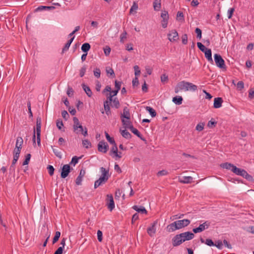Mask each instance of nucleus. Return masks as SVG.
<instances>
[{
  "mask_svg": "<svg viewBox=\"0 0 254 254\" xmlns=\"http://www.w3.org/2000/svg\"><path fill=\"white\" fill-rule=\"evenodd\" d=\"M210 222L208 221H205L203 223L200 224L198 227L193 228L192 231L194 233H198L203 231L209 228Z\"/></svg>",
  "mask_w": 254,
  "mask_h": 254,
  "instance_id": "nucleus-5",
  "label": "nucleus"
},
{
  "mask_svg": "<svg viewBox=\"0 0 254 254\" xmlns=\"http://www.w3.org/2000/svg\"><path fill=\"white\" fill-rule=\"evenodd\" d=\"M132 208L138 213L141 214H147V213L146 209L143 206L134 205Z\"/></svg>",
  "mask_w": 254,
  "mask_h": 254,
  "instance_id": "nucleus-15",
  "label": "nucleus"
},
{
  "mask_svg": "<svg viewBox=\"0 0 254 254\" xmlns=\"http://www.w3.org/2000/svg\"><path fill=\"white\" fill-rule=\"evenodd\" d=\"M138 4L134 1L132 5L131 6L130 10H129V13L130 14H133V12H136V10L138 9Z\"/></svg>",
  "mask_w": 254,
  "mask_h": 254,
  "instance_id": "nucleus-33",
  "label": "nucleus"
},
{
  "mask_svg": "<svg viewBox=\"0 0 254 254\" xmlns=\"http://www.w3.org/2000/svg\"><path fill=\"white\" fill-rule=\"evenodd\" d=\"M104 110L106 112V114L108 116L111 114L110 110V105L104 104Z\"/></svg>",
  "mask_w": 254,
  "mask_h": 254,
  "instance_id": "nucleus-43",
  "label": "nucleus"
},
{
  "mask_svg": "<svg viewBox=\"0 0 254 254\" xmlns=\"http://www.w3.org/2000/svg\"><path fill=\"white\" fill-rule=\"evenodd\" d=\"M113 146L110 150V155H112V154H114V156H115V157H120L118 155V147H117V145L116 143V142H115V143H113Z\"/></svg>",
  "mask_w": 254,
  "mask_h": 254,
  "instance_id": "nucleus-21",
  "label": "nucleus"
},
{
  "mask_svg": "<svg viewBox=\"0 0 254 254\" xmlns=\"http://www.w3.org/2000/svg\"><path fill=\"white\" fill-rule=\"evenodd\" d=\"M115 84L116 89H117V90L119 91L121 89V84H122V82L116 80L115 82Z\"/></svg>",
  "mask_w": 254,
  "mask_h": 254,
  "instance_id": "nucleus-64",
  "label": "nucleus"
},
{
  "mask_svg": "<svg viewBox=\"0 0 254 254\" xmlns=\"http://www.w3.org/2000/svg\"><path fill=\"white\" fill-rule=\"evenodd\" d=\"M23 143V140L22 138L20 136L17 137V138L16 139L15 145H17L18 146H20V147H22Z\"/></svg>",
  "mask_w": 254,
  "mask_h": 254,
  "instance_id": "nucleus-38",
  "label": "nucleus"
},
{
  "mask_svg": "<svg viewBox=\"0 0 254 254\" xmlns=\"http://www.w3.org/2000/svg\"><path fill=\"white\" fill-rule=\"evenodd\" d=\"M85 174V171L84 170H81L79 175L77 177L75 180V183L77 185H81L82 181V178Z\"/></svg>",
  "mask_w": 254,
  "mask_h": 254,
  "instance_id": "nucleus-13",
  "label": "nucleus"
},
{
  "mask_svg": "<svg viewBox=\"0 0 254 254\" xmlns=\"http://www.w3.org/2000/svg\"><path fill=\"white\" fill-rule=\"evenodd\" d=\"M145 109L148 111L152 117H155L156 116V112L154 109L149 106H146Z\"/></svg>",
  "mask_w": 254,
  "mask_h": 254,
  "instance_id": "nucleus-31",
  "label": "nucleus"
},
{
  "mask_svg": "<svg viewBox=\"0 0 254 254\" xmlns=\"http://www.w3.org/2000/svg\"><path fill=\"white\" fill-rule=\"evenodd\" d=\"M106 205L108 208L112 211L115 208V203L113 196L112 194H107L106 198Z\"/></svg>",
  "mask_w": 254,
  "mask_h": 254,
  "instance_id": "nucleus-8",
  "label": "nucleus"
},
{
  "mask_svg": "<svg viewBox=\"0 0 254 254\" xmlns=\"http://www.w3.org/2000/svg\"><path fill=\"white\" fill-rule=\"evenodd\" d=\"M74 93V91L73 89L71 87H68L67 90V94L69 97H71L73 96Z\"/></svg>",
  "mask_w": 254,
  "mask_h": 254,
  "instance_id": "nucleus-60",
  "label": "nucleus"
},
{
  "mask_svg": "<svg viewBox=\"0 0 254 254\" xmlns=\"http://www.w3.org/2000/svg\"><path fill=\"white\" fill-rule=\"evenodd\" d=\"M75 36H73L72 37H71L68 41L66 42V43L65 44L62 50V54L64 53L65 52H66L68 50L73 40H74Z\"/></svg>",
  "mask_w": 254,
  "mask_h": 254,
  "instance_id": "nucleus-23",
  "label": "nucleus"
},
{
  "mask_svg": "<svg viewBox=\"0 0 254 254\" xmlns=\"http://www.w3.org/2000/svg\"><path fill=\"white\" fill-rule=\"evenodd\" d=\"M214 246H216L218 249L221 250L223 248V243L220 240H218L214 243Z\"/></svg>",
  "mask_w": 254,
  "mask_h": 254,
  "instance_id": "nucleus-44",
  "label": "nucleus"
},
{
  "mask_svg": "<svg viewBox=\"0 0 254 254\" xmlns=\"http://www.w3.org/2000/svg\"><path fill=\"white\" fill-rule=\"evenodd\" d=\"M100 171L102 173L101 177H103V178L105 179L108 181L110 177V175L109 174V170H106L104 167H101Z\"/></svg>",
  "mask_w": 254,
  "mask_h": 254,
  "instance_id": "nucleus-20",
  "label": "nucleus"
},
{
  "mask_svg": "<svg viewBox=\"0 0 254 254\" xmlns=\"http://www.w3.org/2000/svg\"><path fill=\"white\" fill-rule=\"evenodd\" d=\"M127 32L126 31H124V32L121 34L120 41L121 43H124L125 42V40L127 38Z\"/></svg>",
  "mask_w": 254,
  "mask_h": 254,
  "instance_id": "nucleus-36",
  "label": "nucleus"
},
{
  "mask_svg": "<svg viewBox=\"0 0 254 254\" xmlns=\"http://www.w3.org/2000/svg\"><path fill=\"white\" fill-rule=\"evenodd\" d=\"M183 99L182 96H176L173 98L172 101L177 105H180L182 104Z\"/></svg>",
  "mask_w": 254,
  "mask_h": 254,
  "instance_id": "nucleus-27",
  "label": "nucleus"
},
{
  "mask_svg": "<svg viewBox=\"0 0 254 254\" xmlns=\"http://www.w3.org/2000/svg\"><path fill=\"white\" fill-rule=\"evenodd\" d=\"M197 86L192 83L182 81L178 82L175 87V93H178L181 90L194 91L197 90Z\"/></svg>",
  "mask_w": 254,
  "mask_h": 254,
  "instance_id": "nucleus-2",
  "label": "nucleus"
},
{
  "mask_svg": "<svg viewBox=\"0 0 254 254\" xmlns=\"http://www.w3.org/2000/svg\"><path fill=\"white\" fill-rule=\"evenodd\" d=\"M79 158H80L79 157H78L76 156L73 157L70 164H73V165L74 166L75 164H76L78 163V159Z\"/></svg>",
  "mask_w": 254,
  "mask_h": 254,
  "instance_id": "nucleus-53",
  "label": "nucleus"
},
{
  "mask_svg": "<svg viewBox=\"0 0 254 254\" xmlns=\"http://www.w3.org/2000/svg\"><path fill=\"white\" fill-rule=\"evenodd\" d=\"M64 126L63 121L62 120H58L57 121V127L59 129H62V127Z\"/></svg>",
  "mask_w": 254,
  "mask_h": 254,
  "instance_id": "nucleus-57",
  "label": "nucleus"
},
{
  "mask_svg": "<svg viewBox=\"0 0 254 254\" xmlns=\"http://www.w3.org/2000/svg\"><path fill=\"white\" fill-rule=\"evenodd\" d=\"M193 178L190 176L184 177L183 179L179 178V181L182 184H190L192 181Z\"/></svg>",
  "mask_w": 254,
  "mask_h": 254,
  "instance_id": "nucleus-22",
  "label": "nucleus"
},
{
  "mask_svg": "<svg viewBox=\"0 0 254 254\" xmlns=\"http://www.w3.org/2000/svg\"><path fill=\"white\" fill-rule=\"evenodd\" d=\"M153 7L155 10L159 11L161 8V3L157 0H155L153 2Z\"/></svg>",
  "mask_w": 254,
  "mask_h": 254,
  "instance_id": "nucleus-34",
  "label": "nucleus"
},
{
  "mask_svg": "<svg viewBox=\"0 0 254 254\" xmlns=\"http://www.w3.org/2000/svg\"><path fill=\"white\" fill-rule=\"evenodd\" d=\"M195 32L196 34L197 38L200 39L201 38V34H202L201 30L199 28H196L195 29Z\"/></svg>",
  "mask_w": 254,
  "mask_h": 254,
  "instance_id": "nucleus-48",
  "label": "nucleus"
},
{
  "mask_svg": "<svg viewBox=\"0 0 254 254\" xmlns=\"http://www.w3.org/2000/svg\"><path fill=\"white\" fill-rule=\"evenodd\" d=\"M101 71L99 68H96L94 70V75L97 78L100 77Z\"/></svg>",
  "mask_w": 254,
  "mask_h": 254,
  "instance_id": "nucleus-52",
  "label": "nucleus"
},
{
  "mask_svg": "<svg viewBox=\"0 0 254 254\" xmlns=\"http://www.w3.org/2000/svg\"><path fill=\"white\" fill-rule=\"evenodd\" d=\"M161 81L162 82L165 83L168 81V76L166 74H163L161 76Z\"/></svg>",
  "mask_w": 254,
  "mask_h": 254,
  "instance_id": "nucleus-51",
  "label": "nucleus"
},
{
  "mask_svg": "<svg viewBox=\"0 0 254 254\" xmlns=\"http://www.w3.org/2000/svg\"><path fill=\"white\" fill-rule=\"evenodd\" d=\"M112 102H113V106L115 107L116 109H118L119 108L120 102L117 97L114 98Z\"/></svg>",
  "mask_w": 254,
  "mask_h": 254,
  "instance_id": "nucleus-37",
  "label": "nucleus"
},
{
  "mask_svg": "<svg viewBox=\"0 0 254 254\" xmlns=\"http://www.w3.org/2000/svg\"><path fill=\"white\" fill-rule=\"evenodd\" d=\"M113 96L110 93L107 98V100L104 102V104L110 105L113 100Z\"/></svg>",
  "mask_w": 254,
  "mask_h": 254,
  "instance_id": "nucleus-45",
  "label": "nucleus"
},
{
  "mask_svg": "<svg viewBox=\"0 0 254 254\" xmlns=\"http://www.w3.org/2000/svg\"><path fill=\"white\" fill-rule=\"evenodd\" d=\"M47 169L49 172V175L51 176H52L54 175L55 169L54 167L52 165H48L47 167Z\"/></svg>",
  "mask_w": 254,
  "mask_h": 254,
  "instance_id": "nucleus-46",
  "label": "nucleus"
},
{
  "mask_svg": "<svg viewBox=\"0 0 254 254\" xmlns=\"http://www.w3.org/2000/svg\"><path fill=\"white\" fill-rule=\"evenodd\" d=\"M121 119H126L128 120H130V116L129 109L127 107H124V110H123V114H121Z\"/></svg>",
  "mask_w": 254,
  "mask_h": 254,
  "instance_id": "nucleus-16",
  "label": "nucleus"
},
{
  "mask_svg": "<svg viewBox=\"0 0 254 254\" xmlns=\"http://www.w3.org/2000/svg\"><path fill=\"white\" fill-rule=\"evenodd\" d=\"M168 174V173L166 170H163L159 171L157 173V176H162L167 175Z\"/></svg>",
  "mask_w": 254,
  "mask_h": 254,
  "instance_id": "nucleus-62",
  "label": "nucleus"
},
{
  "mask_svg": "<svg viewBox=\"0 0 254 254\" xmlns=\"http://www.w3.org/2000/svg\"><path fill=\"white\" fill-rule=\"evenodd\" d=\"M107 182V180L103 177H101L95 182L94 183V189H97L100 186L105 184Z\"/></svg>",
  "mask_w": 254,
  "mask_h": 254,
  "instance_id": "nucleus-18",
  "label": "nucleus"
},
{
  "mask_svg": "<svg viewBox=\"0 0 254 254\" xmlns=\"http://www.w3.org/2000/svg\"><path fill=\"white\" fill-rule=\"evenodd\" d=\"M61 236V233L59 231H57L55 233V235L53 240V244L56 243L59 239Z\"/></svg>",
  "mask_w": 254,
  "mask_h": 254,
  "instance_id": "nucleus-39",
  "label": "nucleus"
},
{
  "mask_svg": "<svg viewBox=\"0 0 254 254\" xmlns=\"http://www.w3.org/2000/svg\"><path fill=\"white\" fill-rule=\"evenodd\" d=\"M103 233L100 230H98L97 231V238L99 242H101L102 241L103 237H102Z\"/></svg>",
  "mask_w": 254,
  "mask_h": 254,
  "instance_id": "nucleus-59",
  "label": "nucleus"
},
{
  "mask_svg": "<svg viewBox=\"0 0 254 254\" xmlns=\"http://www.w3.org/2000/svg\"><path fill=\"white\" fill-rule=\"evenodd\" d=\"M177 17L179 20H184V14L181 11H178L177 14Z\"/></svg>",
  "mask_w": 254,
  "mask_h": 254,
  "instance_id": "nucleus-58",
  "label": "nucleus"
},
{
  "mask_svg": "<svg viewBox=\"0 0 254 254\" xmlns=\"http://www.w3.org/2000/svg\"><path fill=\"white\" fill-rule=\"evenodd\" d=\"M190 223V220L187 219L176 221L168 225L167 229L169 232H174L188 226Z\"/></svg>",
  "mask_w": 254,
  "mask_h": 254,
  "instance_id": "nucleus-3",
  "label": "nucleus"
},
{
  "mask_svg": "<svg viewBox=\"0 0 254 254\" xmlns=\"http://www.w3.org/2000/svg\"><path fill=\"white\" fill-rule=\"evenodd\" d=\"M105 136L107 140L111 144L115 143V141L113 137H110L109 134L105 132Z\"/></svg>",
  "mask_w": 254,
  "mask_h": 254,
  "instance_id": "nucleus-47",
  "label": "nucleus"
},
{
  "mask_svg": "<svg viewBox=\"0 0 254 254\" xmlns=\"http://www.w3.org/2000/svg\"><path fill=\"white\" fill-rule=\"evenodd\" d=\"M106 72L107 74H110V76L112 77L115 76V74L114 71V70L112 68H109V69H106Z\"/></svg>",
  "mask_w": 254,
  "mask_h": 254,
  "instance_id": "nucleus-55",
  "label": "nucleus"
},
{
  "mask_svg": "<svg viewBox=\"0 0 254 254\" xmlns=\"http://www.w3.org/2000/svg\"><path fill=\"white\" fill-rule=\"evenodd\" d=\"M86 67L85 65L81 67V68L80 70V73H79V75H80V77H82L84 76V75L86 72Z\"/></svg>",
  "mask_w": 254,
  "mask_h": 254,
  "instance_id": "nucleus-61",
  "label": "nucleus"
},
{
  "mask_svg": "<svg viewBox=\"0 0 254 254\" xmlns=\"http://www.w3.org/2000/svg\"><path fill=\"white\" fill-rule=\"evenodd\" d=\"M41 125H39L36 124V135H37V145L38 146H41Z\"/></svg>",
  "mask_w": 254,
  "mask_h": 254,
  "instance_id": "nucleus-14",
  "label": "nucleus"
},
{
  "mask_svg": "<svg viewBox=\"0 0 254 254\" xmlns=\"http://www.w3.org/2000/svg\"><path fill=\"white\" fill-rule=\"evenodd\" d=\"M121 133L123 137L126 139H130L131 137V134L126 129L121 130Z\"/></svg>",
  "mask_w": 254,
  "mask_h": 254,
  "instance_id": "nucleus-32",
  "label": "nucleus"
},
{
  "mask_svg": "<svg viewBox=\"0 0 254 254\" xmlns=\"http://www.w3.org/2000/svg\"><path fill=\"white\" fill-rule=\"evenodd\" d=\"M130 130L134 133L135 135H136L137 136H138L139 138H140L142 140H145V139L142 137V135L140 133V132L135 128H134L133 126L130 127Z\"/></svg>",
  "mask_w": 254,
  "mask_h": 254,
  "instance_id": "nucleus-24",
  "label": "nucleus"
},
{
  "mask_svg": "<svg viewBox=\"0 0 254 254\" xmlns=\"http://www.w3.org/2000/svg\"><path fill=\"white\" fill-rule=\"evenodd\" d=\"M62 116L64 119L65 120H67L68 118L69 117V115L66 111L64 110L62 112Z\"/></svg>",
  "mask_w": 254,
  "mask_h": 254,
  "instance_id": "nucleus-63",
  "label": "nucleus"
},
{
  "mask_svg": "<svg viewBox=\"0 0 254 254\" xmlns=\"http://www.w3.org/2000/svg\"><path fill=\"white\" fill-rule=\"evenodd\" d=\"M217 124V122L213 120V119H212L210 121H209L207 124V126L209 128H213V127H215V126Z\"/></svg>",
  "mask_w": 254,
  "mask_h": 254,
  "instance_id": "nucleus-41",
  "label": "nucleus"
},
{
  "mask_svg": "<svg viewBox=\"0 0 254 254\" xmlns=\"http://www.w3.org/2000/svg\"><path fill=\"white\" fill-rule=\"evenodd\" d=\"M180 234L183 242H185L186 241L190 240L192 239L194 237V234L189 231L185 232Z\"/></svg>",
  "mask_w": 254,
  "mask_h": 254,
  "instance_id": "nucleus-9",
  "label": "nucleus"
},
{
  "mask_svg": "<svg viewBox=\"0 0 254 254\" xmlns=\"http://www.w3.org/2000/svg\"><path fill=\"white\" fill-rule=\"evenodd\" d=\"M31 157V155L30 154H29V153L27 154L25 156V159L24 161H23L22 165H28L30 161Z\"/></svg>",
  "mask_w": 254,
  "mask_h": 254,
  "instance_id": "nucleus-40",
  "label": "nucleus"
},
{
  "mask_svg": "<svg viewBox=\"0 0 254 254\" xmlns=\"http://www.w3.org/2000/svg\"><path fill=\"white\" fill-rule=\"evenodd\" d=\"M223 99L221 97H217L214 98L213 107L214 108H219L222 106Z\"/></svg>",
  "mask_w": 254,
  "mask_h": 254,
  "instance_id": "nucleus-17",
  "label": "nucleus"
},
{
  "mask_svg": "<svg viewBox=\"0 0 254 254\" xmlns=\"http://www.w3.org/2000/svg\"><path fill=\"white\" fill-rule=\"evenodd\" d=\"M161 17L162 18V20L164 19H169V15L168 11L164 10L162 11L161 14Z\"/></svg>",
  "mask_w": 254,
  "mask_h": 254,
  "instance_id": "nucleus-50",
  "label": "nucleus"
},
{
  "mask_svg": "<svg viewBox=\"0 0 254 254\" xmlns=\"http://www.w3.org/2000/svg\"><path fill=\"white\" fill-rule=\"evenodd\" d=\"M82 87L83 90L85 91V92L87 94V95L88 97H91L92 95V92L91 91L90 87L84 83L82 84Z\"/></svg>",
  "mask_w": 254,
  "mask_h": 254,
  "instance_id": "nucleus-25",
  "label": "nucleus"
},
{
  "mask_svg": "<svg viewBox=\"0 0 254 254\" xmlns=\"http://www.w3.org/2000/svg\"><path fill=\"white\" fill-rule=\"evenodd\" d=\"M82 143L83 146L86 148H89L91 147V143L88 139L82 140Z\"/></svg>",
  "mask_w": 254,
  "mask_h": 254,
  "instance_id": "nucleus-35",
  "label": "nucleus"
},
{
  "mask_svg": "<svg viewBox=\"0 0 254 254\" xmlns=\"http://www.w3.org/2000/svg\"><path fill=\"white\" fill-rule=\"evenodd\" d=\"M157 223V222L156 221H154L152 224H151V226L148 227L147 229V232L150 237H152L156 233V225Z\"/></svg>",
  "mask_w": 254,
  "mask_h": 254,
  "instance_id": "nucleus-12",
  "label": "nucleus"
},
{
  "mask_svg": "<svg viewBox=\"0 0 254 254\" xmlns=\"http://www.w3.org/2000/svg\"><path fill=\"white\" fill-rule=\"evenodd\" d=\"M109 146L104 140L100 141L98 144V150L99 152L105 153L107 152Z\"/></svg>",
  "mask_w": 254,
  "mask_h": 254,
  "instance_id": "nucleus-10",
  "label": "nucleus"
},
{
  "mask_svg": "<svg viewBox=\"0 0 254 254\" xmlns=\"http://www.w3.org/2000/svg\"><path fill=\"white\" fill-rule=\"evenodd\" d=\"M134 74L135 76H137L140 75V70L139 69V67L138 65H135L134 67Z\"/></svg>",
  "mask_w": 254,
  "mask_h": 254,
  "instance_id": "nucleus-54",
  "label": "nucleus"
},
{
  "mask_svg": "<svg viewBox=\"0 0 254 254\" xmlns=\"http://www.w3.org/2000/svg\"><path fill=\"white\" fill-rule=\"evenodd\" d=\"M182 43L186 45L188 43V35L187 34H184L182 37Z\"/></svg>",
  "mask_w": 254,
  "mask_h": 254,
  "instance_id": "nucleus-56",
  "label": "nucleus"
},
{
  "mask_svg": "<svg viewBox=\"0 0 254 254\" xmlns=\"http://www.w3.org/2000/svg\"><path fill=\"white\" fill-rule=\"evenodd\" d=\"M169 40L171 42H175L179 39V35L176 30H171L168 34Z\"/></svg>",
  "mask_w": 254,
  "mask_h": 254,
  "instance_id": "nucleus-7",
  "label": "nucleus"
},
{
  "mask_svg": "<svg viewBox=\"0 0 254 254\" xmlns=\"http://www.w3.org/2000/svg\"><path fill=\"white\" fill-rule=\"evenodd\" d=\"M205 54V57L208 61L211 63H213V61L212 58V52L210 49H207L203 52Z\"/></svg>",
  "mask_w": 254,
  "mask_h": 254,
  "instance_id": "nucleus-19",
  "label": "nucleus"
},
{
  "mask_svg": "<svg viewBox=\"0 0 254 254\" xmlns=\"http://www.w3.org/2000/svg\"><path fill=\"white\" fill-rule=\"evenodd\" d=\"M91 48L90 45L88 43H85L81 46V50L85 53H87Z\"/></svg>",
  "mask_w": 254,
  "mask_h": 254,
  "instance_id": "nucleus-30",
  "label": "nucleus"
},
{
  "mask_svg": "<svg viewBox=\"0 0 254 254\" xmlns=\"http://www.w3.org/2000/svg\"><path fill=\"white\" fill-rule=\"evenodd\" d=\"M122 122L125 129L128 128L130 129V127L133 126L131 123L128 120H125L124 119H122Z\"/></svg>",
  "mask_w": 254,
  "mask_h": 254,
  "instance_id": "nucleus-29",
  "label": "nucleus"
},
{
  "mask_svg": "<svg viewBox=\"0 0 254 254\" xmlns=\"http://www.w3.org/2000/svg\"><path fill=\"white\" fill-rule=\"evenodd\" d=\"M71 169H72V168L70 167L69 164L64 165L62 168L61 173V178L64 179L67 177Z\"/></svg>",
  "mask_w": 254,
  "mask_h": 254,
  "instance_id": "nucleus-6",
  "label": "nucleus"
},
{
  "mask_svg": "<svg viewBox=\"0 0 254 254\" xmlns=\"http://www.w3.org/2000/svg\"><path fill=\"white\" fill-rule=\"evenodd\" d=\"M204 123H201L197 125L196 126L195 129L196 130L200 131H202L204 128Z\"/></svg>",
  "mask_w": 254,
  "mask_h": 254,
  "instance_id": "nucleus-49",
  "label": "nucleus"
},
{
  "mask_svg": "<svg viewBox=\"0 0 254 254\" xmlns=\"http://www.w3.org/2000/svg\"><path fill=\"white\" fill-rule=\"evenodd\" d=\"M200 241L201 243H204L208 246H214V243L210 239H206V240H204L202 238L200 237Z\"/></svg>",
  "mask_w": 254,
  "mask_h": 254,
  "instance_id": "nucleus-26",
  "label": "nucleus"
},
{
  "mask_svg": "<svg viewBox=\"0 0 254 254\" xmlns=\"http://www.w3.org/2000/svg\"><path fill=\"white\" fill-rule=\"evenodd\" d=\"M73 129L74 131H76L78 129V126H79L81 125L78 119L77 118L74 117L73 118Z\"/></svg>",
  "mask_w": 254,
  "mask_h": 254,
  "instance_id": "nucleus-28",
  "label": "nucleus"
},
{
  "mask_svg": "<svg viewBox=\"0 0 254 254\" xmlns=\"http://www.w3.org/2000/svg\"><path fill=\"white\" fill-rule=\"evenodd\" d=\"M197 46L198 48L202 52H205L207 49L201 43L197 42Z\"/></svg>",
  "mask_w": 254,
  "mask_h": 254,
  "instance_id": "nucleus-42",
  "label": "nucleus"
},
{
  "mask_svg": "<svg viewBox=\"0 0 254 254\" xmlns=\"http://www.w3.org/2000/svg\"><path fill=\"white\" fill-rule=\"evenodd\" d=\"M180 236V234L176 235L172 239V245L174 247L180 246L183 243V240Z\"/></svg>",
  "mask_w": 254,
  "mask_h": 254,
  "instance_id": "nucleus-11",
  "label": "nucleus"
},
{
  "mask_svg": "<svg viewBox=\"0 0 254 254\" xmlns=\"http://www.w3.org/2000/svg\"><path fill=\"white\" fill-rule=\"evenodd\" d=\"M214 59L216 65L221 69H226V65L225 61L222 57L218 54H215L214 55Z\"/></svg>",
  "mask_w": 254,
  "mask_h": 254,
  "instance_id": "nucleus-4",
  "label": "nucleus"
},
{
  "mask_svg": "<svg viewBox=\"0 0 254 254\" xmlns=\"http://www.w3.org/2000/svg\"><path fill=\"white\" fill-rule=\"evenodd\" d=\"M221 168L231 170L237 175L242 176L249 181H252L253 178L244 169L237 168L236 166L230 163H224L220 165Z\"/></svg>",
  "mask_w": 254,
  "mask_h": 254,
  "instance_id": "nucleus-1",
  "label": "nucleus"
}]
</instances>
